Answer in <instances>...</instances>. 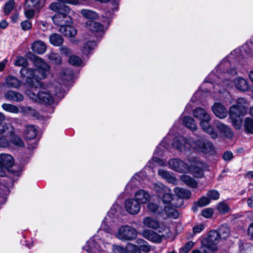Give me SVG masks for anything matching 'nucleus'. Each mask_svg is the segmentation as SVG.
Returning a JSON list of instances; mask_svg holds the SVG:
<instances>
[{"mask_svg":"<svg viewBox=\"0 0 253 253\" xmlns=\"http://www.w3.org/2000/svg\"><path fill=\"white\" fill-rule=\"evenodd\" d=\"M143 223L147 227L157 229L160 233L167 229L166 226L162 225V226H161L159 222L156 219L150 217H145L143 219Z\"/></svg>","mask_w":253,"mask_h":253,"instance_id":"nucleus-16","label":"nucleus"},{"mask_svg":"<svg viewBox=\"0 0 253 253\" xmlns=\"http://www.w3.org/2000/svg\"><path fill=\"white\" fill-rule=\"evenodd\" d=\"M50 43L54 46H59L64 42L63 37L59 34L54 33L51 34L49 38Z\"/></svg>","mask_w":253,"mask_h":253,"instance_id":"nucleus-34","label":"nucleus"},{"mask_svg":"<svg viewBox=\"0 0 253 253\" xmlns=\"http://www.w3.org/2000/svg\"><path fill=\"white\" fill-rule=\"evenodd\" d=\"M194 243L189 241L186 243L184 246L179 250V253H187L194 246Z\"/></svg>","mask_w":253,"mask_h":253,"instance_id":"nucleus-53","label":"nucleus"},{"mask_svg":"<svg viewBox=\"0 0 253 253\" xmlns=\"http://www.w3.org/2000/svg\"><path fill=\"white\" fill-rule=\"evenodd\" d=\"M193 115L200 121V125L203 130L207 133L211 138H217L218 134L210 125L211 118L210 114L203 108L198 107L193 111Z\"/></svg>","mask_w":253,"mask_h":253,"instance_id":"nucleus-6","label":"nucleus"},{"mask_svg":"<svg viewBox=\"0 0 253 253\" xmlns=\"http://www.w3.org/2000/svg\"><path fill=\"white\" fill-rule=\"evenodd\" d=\"M14 132V128L11 124L6 122L0 123V134L6 136L11 135Z\"/></svg>","mask_w":253,"mask_h":253,"instance_id":"nucleus-26","label":"nucleus"},{"mask_svg":"<svg viewBox=\"0 0 253 253\" xmlns=\"http://www.w3.org/2000/svg\"><path fill=\"white\" fill-rule=\"evenodd\" d=\"M253 43L252 41L247 42L241 48H236L225 57L214 70L206 78L201 87L202 91H207L205 88L213 84L223 87L228 86L230 79L237 74V69L241 67L247 69L252 64Z\"/></svg>","mask_w":253,"mask_h":253,"instance_id":"nucleus-1","label":"nucleus"},{"mask_svg":"<svg viewBox=\"0 0 253 253\" xmlns=\"http://www.w3.org/2000/svg\"><path fill=\"white\" fill-rule=\"evenodd\" d=\"M24 9L25 15L27 18L30 19L33 17L35 14L34 8L30 7L27 8L25 6H24Z\"/></svg>","mask_w":253,"mask_h":253,"instance_id":"nucleus-57","label":"nucleus"},{"mask_svg":"<svg viewBox=\"0 0 253 253\" xmlns=\"http://www.w3.org/2000/svg\"><path fill=\"white\" fill-rule=\"evenodd\" d=\"M169 165L170 169L179 172H187L189 170V166L179 159H170L169 161Z\"/></svg>","mask_w":253,"mask_h":253,"instance_id":"nucleus-13","label":"nucleus"},{"mask_svg":"<svg viewBox=\"0 0 253 253\" xmlns=\"http://www.w3.org/2000/svg\"><path fill=\"white\" fill-rule=\"evenodd\" d=\"M4 97L6 100L12 102H19L24 99V96L21 93L12 90L6 91Z\"/></svg>","mask_w":253,"mask_h":253,"instance_id":"nucleus-17","label":"nucleus"},{"mask_svg":"<svg viewBox=\"0 0 253 253\" xmlns=\"http://www.w3.org/2000/svg\"><path fill=\"white\" fill-rule=\"evenodd\" d=\"M114 10L117 11V9L116 8L115 9H111V10H106L103 14V16L104 18L110 19L113 17V15L114 13Z\"/></svg>","mask_w":253,"mask_h":253,"instance_id":"nucleus-63","label":"nucleus"},{"mask_svg":"<svg viewBox=\"0 0 253 253\" xmlns=\"http://www.w3.org/2000/svg\"><path fill=\"white\" fill-rule=\"evenodd\" d=\"M5 85L8 88H18L21 86L22 83L16 77L9 75L5 78Z\"/></svg>","mask_w":253,"mask_h":253,"instance_id":"nucleus-19","label":"nucleus"},{"mask_svg":"<svg viewBox=\"0 0 253 253\" xmlns=\"http://www.w3.org/2000/svg\"><path fill=\"white\" fill-rule=\"evenodd\" d=\"M1 107L5 111L11 113L17 114L19 112V108L13 104L3 103L2 104Z\"/></svg>","mask_w":253,"mask_h":253,"instance_id":"nucleus-41","label":"nucleus"},{"mask_svg":"<svg viewBox=\"0 0 253 253\" xmlns=\"http://www.w3.org/2000/svg\"><path fill=\"white\" fill-rule=\"evenodd\" d=\"M73 77V72L70 69L63 70L58 76V79L65 85H68Z\"/></svg>","mask_w":253,"mask_h":253,"instance_id":"nucleus-20","label":"nucleus"},{"mask_svg":"<svg viewBox=\"0 0 253 253\" xmlns=\"http://www.w3.org/2000/svg\"><path fill=\"white\" fill-rule=\"evenodd\" d=\"M143 236L146 239L154 242H159L161 238L156 232L150 230H145L142 233Z\"/></svg>","mask_w":253,"mask_h":253,"instance_id":"nucleus-31","label":"nucleus"},{"mask_svg":"<svg viewBox=\"0 0 253 253\" xmlns=\"http://www.w3.org/2000/svg\"><path fill=\"white\" fill-rule=\"evenodd\" d=\"M234 84L237 89L243 91H247L249 88L248 82L242 78H236L234 80Z\"/></svg>","mask_w":253,"mask_h":253,"instance_id":"nucleus-29","label":"nucleus"},{"mask_svg":"<svg viewBox=\"0 0 253 253\" xmlns=\"http://www.w3.org/2000/svg\"><path fill=\"white\" fill-rule=\"evenodd\" d=\"M137 243L140 244L139 247L140 248V251H141L144 253H148L150 251L151 247L147 242L143 240H138Z\"/></svg>","mask_w":253,"mask_h":253,"instance_id":"nucleus-49","label":"nucleus"},{"mask_svg":"<svg viewBox=\"0 0 253 253\" xmlns=\"http://www.w3.org/2000/svg\"><path fill=\"white\" fill-rule=\"evenodd\" d=\"M113 251L114 253H126V246L123 247L119 245L113 246Z\"/></svg>","mask_w":253,"mask_h":253,"instance_id":"nucleus-58","label":"nucleus"},{"mask_svg":"<svg viewBox=\"0 0 253 253\" xmlns=\"http://www.w3.org/2000/svg\"><path fill=\"white\" fill-rule=\"evenodd\" d=\"M153 189L157 193L159 196H161L165 192L169 191V188L165 186L161 183H155L153 184Z\"/></svg>","mask_w":253,"mask_h":253,"instance_id":"nucleus-36","label":"nucleus"},{"mask_svg":"<svg viewBox=\"0 0 253 253\" xmlns=\"http://www.w3.org/2000/svg\"><path fill=\"white\" fill-rule=\"evenodd\" d=\"M40 0H26L25 5L27 8H39Z\"/></svg>","mask_w":253,"mask_h":253,"instance_id":"nucleus-52","label":"nucleus"},{"mask_svg":"<svg viewBox=\"0 0 253 253\" xmlns=\"http://www.w3.org/2000/svg\"><path fill=\"white\" fill-rule=\"evenodd\" d=\"M205 228V225L200 223L195 225L193 228V231L194 234H198L201 232Z\"/></svg>","mask_w":253,"mask_h":253,"instance_id":"nucleus-61","label":"nucleus"},{"mask_svg":"<svg viewBox=\"0 0 253 253\" xmlns=\"http://www.w3.org/2000/svg\"><path fill=\"white\" fill-rule=\"evenodd\" d=\"M184 125L191 130H196L197 129V126L195 120L190 116H186L183 119Z\"/></svg>","mask_w":253,"mask_h":253,"instance_id":"nucleus-35","label":"nucleus"},{"mask_svg":"<svg viewBox=\"0 0 253 253\" xmlns=\"http://www.w3.org/2000/svg\"><path fill=\"white\" fill-rule=\"evenodd\" d=\"M144 174L143 172H140L135 174L131 179L128 182L126 186V189H132L138 185L141 180H143Z\"/></svg>","mask_w":253,"mask_h":253,"instance_id":"nucleus-24","label":"nucleus"},{"mask_svg":"<svg viewBox=\"0 0 253 253\" xmlns=\"http://www.w3.org/2000/svg\"><path fill=\"white\" fill-rule=\"evenodd\" d=\"M118 205H113L109 211L108 214L104 218L101 225V229L98 232V235L91 238L86 243L83 249L89 253H101L103 249L100 244L105 247L112 238L109 233L111 222H115L114 215Z\"/></svg>","mask_w":253,"mask_h":253,"instance_id":"nucleus-2","label":"nucleus"},{"mask_svg":"<svg viewBox=\"0 0 253 253\" xmlns=\"http://www.w3.org/2000/svg\"><path fill=\"white\" fill-rule=\"evenodd\" d=\"M81 13L84 18L88 20V21H93L98 18V14L92 10L83 9L81 10Z\"/></svg>","mask_w":253,"mask_h":253,"instance_id":"nucleus-30","label":"nucleus"},{"mask_svg":"<svg viewBox=\"0 0 253 253\" xmlns=\"http://www.w3.org/2000/svg\"><path fill=\"white\" fill-rule=\"evenodd\" d=\"M58 2H52L50 5V8L57 13L64 11L65 7H69L64 3L77 5L79 3V0H57Z\"/></svg>","mask_w":253,"mask_h":253,"instance_id":"nucleus-15","label":"nucleus"},{"mask_svg":"<svg viewBox=\"0 0 253 253\" xmlns=\"http://www.w3.org/2000/svg\"><path fill=\"white\" fill-rule=\"evenodd\" d=\"M172 145L174 148L180 152L189 150L191 148L198 152L210 155L214 152V146L210 141L201 140L194 141L191 138L186 139L182 136L176 137Z\"/></svg>","mask_w":253,"mask_h":253,"instance_id":"nucleus-5","label":"nucleus"},{"mask_svg":"<svg viewBox=\"0 0 253 253\" xmlns=\"http://www.w3.org/2000/svg\"><path fill=\"white\" fill-rule=\"evenodd\" d=\"M174 191L178 197L182 199H188L191 195V193L189 190L180 187L175 188Z\"/></svg>","mask_w":253,"mask_h":253,"instance_id":"nucleus-33","label":"nucleus"},{"mask_svg":"<svg viewBox=\"0 0 253 253\" xmlns=\"http://www.w3.org/2000/svg\"><path fill=\"white\" fill-rule=\"evenodd\" d=\"M249 107V103L244 98H240L237 100V105H232L229 110V114L232 117L237 115H245Z\"/></svg>","mask_w":253,"mask_h":253,"instance_id":"nucleus-9","label":"nucleus"},{"mask_svg":"<svg viewBox=\"0 0 253 253\" xmlns=\"http://www.w3.org/2000/svg\"><path fill=\"white\" fill-rule=\"evenodd\" d=\"M189 171H190L196 177L201 178L204 175L203 169L199 166H191V167H189Z\"/></svg>","mask_w":253,"mask_h":253,"instance_id":"nucleus-38","label":"nucleus"},{"mask_svg":"<svg viewBox=\"0 0 253 253\" xmlns=\"http://www.w3.org/2000/svg\"><path fill=\"white\" fill-rule=\"evenodd\" d=\"M97 46V43L94 41H87L83 45L82 52L83 55H88L92 53V51Z\"/></svg>","mask_w":253,"mask_h":253,"instance_id":"nucleus-27","label":"nucleus"},{"mask_svg":"<svg viewBox=\"0 0 253 253\" xmlns=\"http://www.w3.org/2000/svg\"><path fill=\"white\" fill-rule=\"evenodd\" d=\"M126 253H141L140 248L132 243H128L126 246Z\"/></svg>","mask_w":253,"mask_h":253,"instance_id":"nucleus-47","label":"nucleus"},{"mask_svg":"<svg viewBox=\"0 0 253 253\" xmlns=\"http://www.w3.org/2000/svg\"><path fill=\"white\" fill-rule=\"evenodd\" d=\"M46 49L45 44L42 41H35L32 45V49L37 54H42L44 53Z\"/></svg>","mask_w":253,"mask_h":253,"instance_id":"nucleus-28","label":"nucleus"},{"mask_svg":"<svg viewBox=\"0 0 253 253\" xmlns=\"http://www.w3.org/2000/svg\"><path fill=\"white\" fill-rule=\"evenodd\" d=\"M125 206L126 211L133 215L137 214L141 209V204L135 198L126 200Z\"/></svg>","mask_w":253,"mask_h":253,"instance_id":"nucleus-14","label":"nucleus"},{"mask_svg":"<svg viewBox=\"0 0 253 253\" xmlns=\"http://www.w3.org/2000/svg\"><path fill=\"white\" fill-rule=\"evenodd\" d=\"M0 160V176L3 177L6 175V170L13 165L14 159L10 155L2 154Z\"/></svg>","mask_w":253,"mask_h":253,"instance_id":"nucleus-10","label":"nucleus"},{"mask_svg":"<svg viewBox=\"0 0 253 253\" xmlns=\"http://www.w3.org/2000/svg\"><path fill=\"white\" fill-rule=\"evenodd\" d=\"M220 239H226L227 238L230 234V229L226 225H222L218 229L217 232Z\"/></svg>","mask_w":253,"mask_h":253,"instance_id":"nucleus-40","label":"nucleus"},{"mask_svg":"<svg viewBox=\"0 0 253 253\" xmlns=\"http://www.w3.org/2000/svg\"><path fill=\"white\" fill-rule=\"evenodd\" d=\"M213 214V210L211 208H206L202 210L201 214L206 218L210 217Z\"/></svg>","mask_w":253,"mask_h":253,"instance_id":"nucleus-60","label":"nucleus"},{"mask_svg":"<svg viewBox=\"0 0 253 253\" xmlns=\"http://www.w3.org/2000/svg\"><path fill=\"white\" fill-rule=\"evenodd\" d=\"M181 180L187 186L192 188H195L197 186V182L192 178L187 175L181 176Z\"/></svg>","mask_w":253,"mask_h":253,"instance_id":"nucleus-39","label":"nucleus"},{"mask_svg":"<svg viewBox=\"0 0 253 253\" xmlns=\"http://www.w3.org/2000/svg\"><path fill=\"white\" fill-rule=\"evenodd\" d=\"M244 127L247 133H253V119L252 117H247L245 119Z\"/></svg>","mask_w":253,"mask_h":253,"instance_id":"nucleus-42","label":"nucleus"},{"mask_svg":"<svg viewBox=\"0 0 253 253\" xmlns=\"http://www.w3.org/2000/svg\"><path fill=\"white\" fill-rule=\"evenodd\" d=\"M217 209L219 212L222 214L227 213L230 210L228 205L224 203H219L217 206Z\"/></svg>","mask_w":253,"mask_h":253,"instance_id":"nucleus-55","label":"nucleus"},{"mask_svg":"<svg viewBox=\"0 0 253 253\" xmlns=\"http://www.w3.org/2000/svg\"><path fill=\"white\" fill-rule=\"evenodd\" d=\"M243 115H237L234 117L229 114L230 118L232 121V124L233 126L237 129H240L242 126V122L240 119V117Z\"/></svg>","mask_w":253,"mask_h":253,"instance_id":"nucleus-45","label":"nucleus"},{"mask_svg":"<svg viewBox=\"0 0 253 253\" xmlns=\"http://www.w3.org/2000/svg\"><path fill=\"white\" fill-rule=\"evenodd\" d=\"M15 2L14 0H9L5 4L4 11L6 14H9L12 10Z\"/></svg>","mask_w":253,"mask_h":253,"instance_id":"nucleus-54","label":"nucleus"},{"mask_svg":"<svg viewBox=\"0 0 253 253\" xmlns=\"http://www.w3.org/2000/svg\"><path fill=\"white\" fill-rule=\"evenodd\" d=\"M9 145V141L4 137L0 136V147L5 148Z\"/></svg>","mask_w":253,"mask_h":253,"instance_id":"nucleus-64","label":"nucleus"},{"mask_svg":"<svg viewBox=\"0 0 253 253\" xmlns=\"http://www.w3.org/2000/svg\"><path fill=\"white\" fill-rule=\"evenodd\" d=\"M136 230L128 225L120 227L116 234V237L122 241L132 240L136 237Z\"/></svg>","mask_w":253,"mask_h":253,"instance_id":"nucleus-8","label":"nucleus"},{"mask_svg":"<svg viewBox=\"0 0 253 253\" xmlns=\"http://www.w3.org/2000/svg\"><path fill=\"white\" fill-rule=\"evenodd\" d=\"M214 124L219 131L225 136L230 138L233 137L234 133L231 129L227 125H224L218 121H215Z\"/></svg>","mask_w":253,"mask_h":253,"instance_id":"nucleus-21","label":"nucleus"},{"mask_svg":"<svg viewBox=\"0 0 253 253\" xmlns=\"http://www.w3.org/2000/svg\"><path fill=\"white\" fill-rule=\"evenodd\" d=\"M211 109L214 114L220 119H224L227 116V110L219 103H215Z\"/></svg>","mask_w":253,"mask_h":253,"instance_id":"nucleus-18","label":"nucleus"},{"mask_svg":"<svg viewBox=\"0 0 253 253\" xmlns=\"http://www.w3.org/2000/svg\"><path fill=\"white\" fill-rule=\"evenodd\" d=\"M21 26L22 30L26 31L31 29L32 23L29 20H25L21 23Z\"/></svg>","mask_w":253,"mask_h":253,"instance_id":"nucleus-62","label":"nucleus"},{"mask_svg":"<svg viewBox=\"0 0 253 253\" xmlns=\"http://www.w3.org/2000/svg\"><path fill=\"white\" fill-rule=\"evenodd\" d=\"M162 201L165 205H168L171 204V202L172 201V194L171 191L169 189V191L165 192L163 195Z\"/></svg>","mask_w":253,"mask_h":253,"instance_id":"nucleus-46","label":"nucleus"},{"mask_svg":"<svg viewBox=\"0 0 253 253\" xmlns=\"http://www.w3.org/2000/svg\"><path fill=\"white\" fill-rule=\"evenodd\" d=\"M220 239L217 231L211 230L208 233V237L202 240V244L208 249H214V246L219 242Z\"/></svg>","mask_w":253,"mask_h":253,"instance_id":"nucleus-11","label":"nucleus"},{"mask_svg":"<svg viewBox=\"0 0 253 253\" xmlns=\"http://www.w3.org/2000/svg\"><path fill=\"white\" fill-rule=\"evenodd\" d=\"M38 130L33 125L27 126L25 130L26 138L29 140L34 139L37 135Z\"/></svg>","mask_w":253,"mask_h":253,"instance_id":"nucleus-32","label":"nucleus"},{"mask_svg":"<svg viewBox=\"0 0 253 253\" xmlns=\"http://www.w3.org/2000/svg\"><path fill=\"white\" fill-rule=\"evenodd\" d=\"M47 56L50 62L53 64H60L61 63V57L58 53L51 52Z\"/></svg>","mask_w":253,"mask_h":253,"instance_id":"nucleus-44","label":"nucleus"},{"mask_svg":"<svg viewBox=\"0 0 253 253\" xmlns=\"http://www.w3.org/2000/svg\"><path fill=\"white\" fill-rule=\"evenodd\" d=\"M34 57L33 62L37 68L34 70L30 68H22L20 73L31 88H34L35 83L37 84L36 85V88H37L39 84L41 83L38 80L44 79L46 77L50 67L42 58L35 55Z\"/></svg>","mask_w":253,"mask_h":253,"instance_id":"nucleus-4","label":"nucleus"},{"mask_svg":"<svg viewBox=\"0 0 253 253\" xmlns=\"http://www.w3.org/2000/svg\"><path fill=\"white\" fill-rule=\"evenodd\" d=\"M86 27L93 33H100L101 35L104 33L103 26L100 23L93 21H87L85 23Z\"/></svg>","mask_w":253,"mask_h":253,"instance_id":"nucleus-22","label":"nucleus"},{"mask_svg":"<svg viewBox=\"0 0 253 253\" xmlns=\"http://www.w3.org/2000/svg\"><path fill=\"white\" fill-rule=\"evenodd\" d=\"M71 12V9L69 7H65L64 11L58 12L52 16V19L54 23L60 26V27L71 24L72 22V18L69 14Z\"/></svg>","mask_w":253,"mask_h":253,"instance_id":"nucleus-7","label":"nucleus"},{"mask_svg":"<svg viewBox=\"0 0 253 253\" xmlns=\"http://www.w3.org/2000/svg\"><path fill=\"white\" fill-rule=\"evenodd\" d=\"M210 203V200L209 198L203 197L198 201L197 204L200 207H204L209 204Z\"/></svg>","mask_w":253,"mask_h":253,"instance_id":"nucleus-59","label":"nucleus"},{"mask_svg":"<svg viewBox=\"0 0 253 253\" xmlns=\"http://www.w3.org/2000/svg\"><path fill=\"white\" fill-rule=\"evenodd\" d=\"M148 209L153 212L156 213H161L162 212V209L158 206L157 204L151 202L148 204Z\"/></svg>","mask_w":253,"mask_h":253,"instance_id":"nucleus-51","label":"nucleus"},{"mask_svg":"<svg viewBox=\"0 0 253 253\" xmlns=\"http://www.w3.org/2000/svg\"><path fill=\"white\" fill-rule=\"evenodd\" d=\"M10 136V140L14 145H17L20 147L24 146V143L22 139L17 135L14 134V132Z\"/></svg>","mask_w":253,"mask_h":253,"instance_id":"nucleus-43","label":"nucleus"},{"mask_svg":"<svg viewBox=\"0 0 253 253\" xmlns=\"http://www.w3.org/2000/svg\"><path fill=\"white\" fill-rule=\"evenodd\" d=\"M168 143L166 142V139H163L160 144L157 147L154 151V156L152 158V161L159 164L161 166H165V162L162 161L160 156H162L165 149H167Z\"/></svg>","mask_w":253,"mask_h":253,"instance_id":"nucleus-12","label":"nucleus"},{"mask_svg":"<svg viewBox=\"0 0 253 253\" xmlns=\"http://www.w3.org/2000/svg\"><path fill=\"white\" fill-rule=\"evenodd\" d=\"M164 211L169 216L172 217L174 218L178 217V213L177 210L173 208L172 204L165 205Z\"/></svg>","mask_w":253,"mask_h":253,"instance_id":"nucleus-37","label":"nucleus"},{"mask_svg":"<svg viewBox=\"0 0 253 253\" xmlns=\"http://www.w3.org/2000/svg\"><path fill=\"white\" fill-rule=\"evenodd\" d=\"M207 195L208 197L213 200H217L219 198V193L216 190H211L208 192Z\"/></svg>","mask_w":253,"mask_h":253,"instance_id":"nucleus-56","label":"nucleus"},{"mask_svg":"<svg viewBox=\"0 0 253 253\" xmlns=\"http://www.w3.org/2000/svg\"><path fill=\"white\" fill-rule=\"evenodd\" d=\"M38 86L39 87L38 91L34 88H31L26 91L27 95L34 101L51 104L53 102L54 95L58 97L62 96L61 83H56V84L45 85L41 83Z\"/></svg>","mask_w":253,"mask_h":253,"instance_id":"nucleus-3","label":"nucleus"},{"mask_svg":"<svg viewBox=\"0 0 253 253\" xmlns=\"http://www.w3.org/2000/svg\"><path fill=\"white\" fill-rule=\"evenodd\" d=\"M69 61L70 63L74 66H78L84 65L82 60L77 56L73 55L70 56Z\"/></svg>","mask_w":253,"mask_h":253,"instance_id":"nucleus-48","label":"nucleus"},{"mask_svg":"<svg viewBox=\"0 0 253 253\" xmlns=\"http://www.w3.org/2000/svg\"><path fill=\"white\" fill-rule=\"evenodd\" d=\"M59 31L65 36L69 37H74L77 33V29L74 27L71 26L70 24H67L60 27Z\"/></svg>","mask_w":253,"mask_h":253,"instance_id":"nucleus-25","label":"nucleus"},{"mask_svg":"<svg viewBox=\"0 0 253 253\" xmlns=\"http://www.w3.org/2000/svg\"><path fill=\"white\" fill-rule=\"evenodd\" d=\"M14 64L16 66H22V68H26L28 63L26 58L22 56H18L15 59Z\"/></svg>","mask_w":253,"mask_h":253,"instance_id":"nucleus-50","label":"nucleus"},{"mask_svg":"<svg viewBox=\"0 0 253 253\" xmlns=\"http://www.w3.org/2000/svg\"><path fill=\"white\" fill-rule=\"evenodd\" d=\"M134 197L141 204H146L150 199V194L142 189L136 191L134 194Z\"/></svg>","mask_w":253,"mask_h":253,"instance_id":"nucleus-23","label":"nucleus"}]
</instances>
